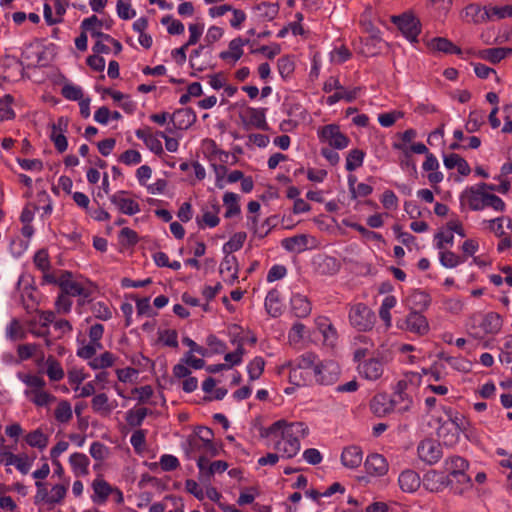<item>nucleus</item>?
Returning a JSON list of instances; mask_svg holds the SVG:
<instances>
[{"label":"nucleus","instance_id":"nucleus-60","mask_svg":"<svg viewBox=\"0 0 512 512\" xmlns=\"http://www.w3.org/2000/svg\"><path fill=\"white\" fill-rule=\"evenodd\" d=\"M8 464H13L22 473L27 474L30 469V463L26 455H10Z\"/></svg>","mask_w":512,"mask_h":512},{"label":"nucleus","instance_id":"nucleus-23","mask_svg":"<svg viewBox=\"0 0 512 512\" xmlns=\"http://www.w3.org/2000/svg\"><path fill=\"white\" fill-rule=\"evenodd\" d=\"M512 54V48L509 47H494L480 50L478 57L487 60L493 64L499 63L507 56Z\"/></svg>","mask_w":512,"mask_h":512},{"label":"nucleus","instance_id":"nucleus-56","mask_svg":"<svg viewBox=\"0 0 512 512\" xmlns=\"http://www.w3.org/2000/svg\"><path fill=\"white\" fill-rule=\"evenodd\" d=\"M393 148L396 150H401L404 154V159L401 160L400 164L402 167H410L413 172H417L416 164L412 159V155L405 144L401 143H393Z\"/></svg>","mask_w":512,"mask_h":512},{"label":"nucleus","instance_id":"nucleus-48","mask_svg":"<svg viewBox=\"0 0 512 512\" xmlns=\"http://www.w3.org/2000/svg\"><path fill=\"white\" fill-rule=\"evenodd\" d=\"M13 102L14 98L10 94H6L2 98H0V119L2 121L11 120L15 118V112L11 107Z\"/></svg>","mask_w":512,"mask_h":512},{"label":"nucleus","instance_id":"nucleus-7","mask_svg":"<svg viewBox=\"0 0 512 512\" xmlns=\"http://www.w3.org/2000/svg\"><path fill=\"white\" fill-rule=\"evenodd\" d=\"M494 184H488L485 182H481L475 186L468 187L463 194L461 195V199H466L468 206L473 211L483 210V196L484 190H494Z\"/></svg>","mask_w":512,"mask_h":512},{"label":"nucleus","instance_id":"nucleus-46","mask_svg":"<svg viewBox=\"0 0 512 512\" xmlns=\"http://www.w3.org/2000/svg\"><path fill=\"white\" fill-rule=\"evenodd\" d=\"M485 123V115L482 111H472L469 114L468 120L465 124V129L468 133L478 131Z\"/></svg>","mask_w":512,"mask_h":512},{"label":"nucleus","instance_id":"nucleus-50","mask_svg":"<svg viewBox=\"0 0 512 512\" xmlns=\"http://www.w3.org/2000/svg\"><path fill=\"white\" fill-rule=\"evenodd\" d=\"M365 153L360 149L351 150L346 157V170L351 172L362 166Z\"/></svg>","mask_w":512,"mask_h":512},{"label":"nucleus","instance_id":"nucleus-3","mask_svg":"<svg viewBox=\"0 0 512 512\" xmlns=\"http://www.w3.org/2000/svg\"><path fill=\"white\" fill-rule=\"evenodd\" d=\"M350 324L359 331L371 330L375 322V314L363 303L352 305L349 311Z\"/></svg>","mask_w":512,"mask_h":512},{"label":"nucleus","instance_id":"nucleus-29","mask_svg":"<svg viewBox=\"0 0 512 512\" xmlns=\"http://www.w3.org/2000/svg\"><path fill=\"white\" fill-rule=\"evenodd\" d=\"M94 491L93 501L95 503H104L109 495L114 491V488L104 479H96L92 483Z\"/></svg>","mask_w":512,"mask_h":512},{"label":"nucleus","instance_id":"nucleus-61","mask_svg":"<svg viewBox=\"0 0 512 512\" xmlns=\"http://www.w3.org/2000/svg\"><path fill=\"white\" fill-rule=\"evenodd\" d=\"M245 354V349L243 347L242 342L240 341L238 343V346L234 352L227 353L224 356V359L226 362H228V365L235 366L239 365L242 362V357Z\"/></svg>","mask_w":512,"mask_h":512},{"label":"nucleus","instance_id":"nucleus-6","mask_svg":"<svg viewBox=\"0 0 512 512\" xmlns=\"http://www.w3.org/2000/svg\"><path fill=\"white\" fill-rule=\"evenodd\" d=\"M318 136L320 141L327 142L330 147L335 149H344L349 144V138L340 131L336 124L323 126L318 131Z\"/></svg>","mask_w":512,"mask_h":512},{"label":"nucleus","instance_id":"nucleus-18","mask_svg":"<svg viewBox=\"0 0 512 512\" xmlns=\"http://www.w3.org/2000/svg\"><path fill=\"white\" fill-rule=\"evenodd\" d=\"M363 460V452L359 446H349L341 454L342 464L350 469L359 467Z\"/></svg>","mask_w":512,"mask_h":512},{"label":"nucleus","instance_id":"nucleus-40","mask_svg":"<svg viewBox=\"0 0 512 512\" xmlns=\"http://www.w3.org/2000/svg\"><path fill=\"white\" fill-rule=\"evenodd\" d=\"M151 413V410L145 407L131 409L126 413V421L131 427H139L142 425L145 417Z\"/></svg>","mask_w":512,"mask_h":512},{"label":"nucleus","instance_id":"nucleus-16","mask_svg":"<svg viewBox=\"0 0 512 512\" xmlns=\"http://www.w3.org/2000/svg\"><path fill=\"white\" fill-rule=\"evenodd\" d=\"M398 483L402 491L412 493L420 487L421 480L417 472L407 469L399 475Z\"/></svg>","mask_w":512,"mask_h":512},{"label":"nucleus","instance_id":"nucleus-2","mask_svg":"<svg viewBox=\"0 0 512 512\" xmlns=\"http://www.w3.org/2000/svg\"><path fill=\"white\" fill-rule=\"evenodd\" d=\"M21 381L29 388L24 391V395L37 407H47L55 402L57 398L45 390L46 382L38 375L24 374L20 375Z\"/></svg>","mask_w":512,"mask_h":512},{"label":"nucleus","instance_id":"nucleus-64","mask_svg":"<svg viewBox=\"0 0 512 512\" xmlns=\"http://www.w3.org/2000/svg\"><path fill=\"white\" fill-rule=\"evenodd\" d=\"M50 139L59 153H63L67 150L68 142L64 133L51 131Z\"/></svg>","mask_w":512,"mask_h":512},{"label":"nucleus","instance_id":"nucleus-28","mask_svg":"<svg viewBox=\"0 0 512 512\" xmlns=\"http://www.w3.org/2000/svg\"><path fill=\"white\" fill-rule=\"evenodd\" d=\"M238 262L235 256L226 255L223 258L219 272L221 275H225L226 273L230 274L229 278L226 280L229 284H233L238 279Z\"/></svg>","mask_w":512,"mask_h":512},{"label":"nucleus","instance_id":"nucleus-34","mask_svg":"<svg viewBox=\"0 0 512 512\" xmlns=\"http://www.w3.org/2000/svg\"><path fill=\"white\" fill-rule=\"evenodd\" d=\"M258 12L260 21H272L279 13V5L276 3L262 2L254 7Z\"/></svg>","mask_w":512,"mask_h":512},{"label":"nucleus","instance_id":"nucleus-5","mask_svg":"<svg viewBox=\"0 0 512 512\" xmlns=\"http://www.w3.org/2000/svg\"><path fill=\"white\" fill-rule=\"evenodd\" d=\"M391 20L409 41H418L417 37L421 32V23L417 17L404 13L400 16H392Z\"/></svg>","mask_w":512,"mask_h":512},{"label":"nucleus","instance_id":"nucleus-57","mask_svg":"<svg viewBox=\"0 0 512 512\" xmlns=\"http://www.w3.org/2000/svg\"><path fill=\"white\" fill-rule=\"evenodd\" d=\"M61 93L64 98L72 101H80L83 99V91L80 87L72 85V84H65L62 87Z\"/></svg>","mask_w":512,"mask_h":512},{"label":"nucleus","instance_id":"nucleus-53","mask_svg":"<svg viewBox=\"0 0 512 512\" xmlns=\"http://www.w3.org/2000/svg\"><path fill=\"white\" fill-rule=\"evenodd\" d=\"M114 361H115L114 355L111 352L106 351L103 354H101L99 357L93 358L89 362V365L94 370L104 369V368L111 367L114 364Z\"/></svg>","mask_w":512,"mask_h":512},{"label":"nucleus","instance_id":"nucleus-51","mask_svg":"<svg viewBox=\"0 0 512 512\" xmlns=\"http://www.w3.org/2000/svg\"><path fill=\"white\" fill-rule=\"evenodd\" d=\"M55 419L60 423H67L72 418L71 405L67 400H62L58 403V406L54 412Z\"/></svg>","mask_w":512,"mask_h":512},{"label":"nucleus","instance_id":"nucleus-17","mask_svg":"<svg viewBox=\"0 0 512 512\" xmlns=\"http://www.w3.org/2000/svg\"><path fill=\"white\" fill-rule=\"evenodd\" d=\"M407 329L413 333L424 335L428 332L427 319L418 311H412L406 318Z\"/></svg>","mask_w":512,"mask_h":512},{"label":"nucleus","instance_id":"nucleus-13","mask_svg":"<svg viewBox=\"0 0 512 512\" xmlns=\"http://www.w3.org/2000/svg\"><path fill=\"white\" fill-rule=\"evenodd\" d=\"M175 129L186 130L196 122V114L192 108L177 109L171 116Z\"/></svg>","mask_w":512,"mask_h":512},{"label":"nucleus","instance_id":"nucleus-55","mask_svg":"<svg viewBox=\"0 0 512 512\" xmlns=\"http://www.w3.org/2000/svg\"><path fill=\"white\" fill-rule=\"evenodd\" d=\"M277 67L279 74L283 78H287L294 72L295 64L289 56H283L278 59Z\"/></svg>","mask_w":512,"mask_h":512},{"label":"nucleus","instance_id":"nucleus-38","mask_svg":"<svg viewBox=\"0 0 512 512\" xmlns=\"http://www.w3.org/2000/svg\"><path fill=\"white\" fill-rule=\"evenodd\" d=\"M91 406L94 412L102 415H109L113 407L109 404L108 396L105 393L95 395L91 401Z\"/></svg>","mask_w":512,"mask_h":512},{"label":"nucleus","instance_id":"nucleus-9","mask_svg":"<svg viewBox=\"0 0 512 512\" xmlns=\"http://www.w3.org/2000/svg\"><path fill=\"white\" fill-rule=\"evenodd\" d=\"M455 419H448L440 424L437 429V436L443 444L448 447L455 446L460 438L461 428Z\"/></svg>","mask_w":512,"mask_h":512},{"label":"nucleus","instance_id":"nucleus-11","mask_svg":"<svg viewBox=\"0 0 512 512\" xmlns=\"http://www.w3.org/2000/svg\"><path fill=\"white\" fill-rule=\"evenodd\" d=\"M72 273L65 271L59 278V287L61 292L67 296H82L88 298L91 295L90 290L84 288L79 282L71 280Z\"/></svg>","mask_w":512,"mask_h":512},{"label":"nucleus","instance_id":"nucleus-32","mask_svg":"<svg viewBox=\"0 0 512 512\" xmlns=\"http://www.w3.org/2000/svg\"><path fill=\"white\" fill-rule=\"evenodd\" d=\"M282 246L290 252H303L308 248V236L305 234L288 237L282 240Z\"/></svg>","mask_w":512,"mask_h":512},{"label":"nucleus","instance_id":"nucleus-20","mask_svg":"<svg viewBox=\"0 0 512 512\" xmlns=\"http://www.w3.org/2000/svg\"><path fill=\"white\" fill-rule=\"evenodd\" d=\"M69 463L76 477H83L89 474L90 460L87 455L79 452L73 453L69 457Z\"/></svg>","mask_w":512,"mask_h":512},{"label":"nucleus","instance_id":"nucleus-54","mask_svg":"<svg viewBox=\"0 0 512 512\" xmlns=\"http://www.w3.org/2000/svg\"><path fill=\"white\" fill-rule=\"evenodd\" d=\"M206 448V443L204 441H200L194 436H190L187 440V447L185 448L186 455L190 459L196 458V454L198 452L203 451Z\"/></svg>","mask_w":512,"mask_h":512},{"label":"nucleus","instance_id":"nucleus-36","mask_svg":"<svg viewBox=\"0 0 512 512\" xmlns=\"http://www.w3.org/2000/svg\"><path fill=\"white\" fill-rule=\"evenodd\" d=\"M242 38L238 37L229 42V50L222 51L219 57L222 60L233 59L234 62L238 61L243 55Z\"/></svg>","mask_w":512,"mask_h":512},{"label":"nucleus","instance_id":"nucleus-19","mask_svg":"<svg viewBox=\"0 0 512 512\" xmlns=\"http://www.w3.org/2000/svg\"><path fill=\"white\" fill-rule=\"evenodd\" d=\"M291 310L296 317L306 318L311 314L312 305L306 296L294 294L291 297Z\"/></svg>","mask_w":512,"mask_h":512},{"label":"nucleus","instance_id":"nucleus-24","mask_svg":"<svg viewBox=\"0 0 512 512\" xmlns=\"http://www.w3.org/2000/svg\"><path fill=\"white\" fill-rule=\"evenodd\" d=\"M444 468L448 472L446 476H454L464 473L469 468V462L458 455H453L445 459Z\"/></svg>","mask_w":512,"mask_h":512},{"label":"nucleus","instance_id":"nucleus-12","mask_svg":"<svg viewBox=\"0 0 512 512\" xmlns=\"http://www.w3.org/2000/svg\"><path fill=\"white\" fill-rule=\"evenodd\" d=\"M357 370L359 375L366 380L376 381L383 375L384 366L380 359L369 358L360 362L357 366Z\"/></svg>","mask_w":512,"mask_h":512},{"label":"nucleus","instance_id":"nucleus-42","mask_svg":"<svg viewBox=\"0 0 512 512\" xmlns=\"http://www.w3.org/2000/svg\"><path fill=\"white\" fill-rule=\"evenodd\" d=\"M6 336L11 341L24 340L27 336L26 331L16 318L12 319L6 328Z\"/></svg>","mask_w":512,"mask_h":512},{"label":"nucleus","instance_id":"nucleus-8","mask_svg":"<svg viewBox=\"0 0 512 512\" xmlns=\"http://www.w3.org/2000/svg\"><path fill=\"white\" fill-rule=\"evenodd\" d=\"M339 374L340 369L336 363L319 361L313 376L316 383L320 385H332L338 380Z\"/></svg>","mask_w":512,"mask_h":512},{"label":"nucleus","instance_id":"nucleus-10","mask_svg":"<svg viewBox=\"0 0 512 512\" xmlns=\"http://www.w3.org/2000/svg\"><path fill=\"white\" fill-rule=\"evenodd\" d=\"M423 487L432 493H440L451 484L450 476L437 470H429L423 476Z\"/></svg>","mask_w":512,"mask_h":512},{"label":"nucleus","instance_id":"nucleus-47","mask_svg":"<svg viewBox=\"0 0 512 512\" xmlns=\"http://www.w3.org/2000/svg\"><path fill=\"white\" fill-rule=\"evenodd\" d=\"M246 240L245 232L235 233L228 242H226L223 246V252L226 255H230L232 252L238 251L242 248L244 242Z\"/></svg>","mask_w":512,"mask_h":512},{"label":"nucleus","instance_id":"nucleus-4","mask_svg":"<svg viewBox=\"0 0 512 512\" xmlns=\"http://www.w3.org/2000/svg\"><path fill=\"white\" fill-rule=\"evenodd\" d=\"M417 454L425 464L435 465L443 457L441 443L430 438L424 439L417 446Z\"/></svg>","mask_w":512,"mask_h":512},{"label":"nucleus","instance_id":"nucleus-59","mask_svg":"<svg viewBox=\"0 0 512 512\" xmlns=\"http://www.w3.org/2000/svg\"><path fill=\"white\" fill-rule=\"evenodd\" d=\"M34 264L42 272L50 269V260L48 252L45 249H40L34 255Z\"/></svg>","mask_w":512,"mask_h":512},{"label":"nucleus","instance_id":"nucleus-58","mask_svg":"<svg viewBox=\"0 0 512 512\" xmlns=\"http://www.w3.org/2000/svg\"><path fill=\"white\" fill-rule=\"evenodd\" d=\"M404 117V112L402 111H392L388 113H383L378 116V122L383 127H391L395 124L398 119Z\"/></svg>","mask_w":512,"mask_h":512},{"label":"nucleus","instance_id":"nucleus-26","mask_svg":"<svg viewBox=\"0 0 512 512\" xmlns=\"http://www.w3.org/2000/svg\"><path fill=\"white\" fill-rule=\"evenodd\" d=\"M288 366L290 367L289 382L291 384L298 387L311 384L312 379L314 378L312 372L302 370L299 367L292 365V363H289Z\"/></svg>","mask_w":512,"mask_h":512},{"label":"nucleus","instance_id":"nucleus-62","mask_svg":"<svg viewBox=\"0 0 512 512\" xmlns=\"http://www.w3.org/2000/svg\"><path fill=\"white\" fill-rule=\"evenodd\" d=\"M487 19L497 17L503 19L506 17H512V5H506L503 7H493L485 12Z\"/></svg>","mask_w":512,"mask_h":512},{"label":"nucleus","instance_id":"nucleus-21","mask_svg":"<svg viewBox=\"0 0 512 512\" xmlns=\"http://www.w3.org/2000/svg\"><path fill=\"white\" fill-rule=\"evenodd\" d=\"M479 327L484 334H496L502 327V319L498 313H487L481 318Z\"/></svg>","mask_w":512,"mask_h":512},{"label":"nucleus","instance_id":"nucleus-27","mask_svg":"<svg viewBox=\"0 0 512 512\" xmlns=\"http://www.w3.org/2000/svg\"><path fill=\"white\" fill-rule=\"evenodd\" d=\"M246 115L248 118V124L263 131L269 130L268 124L266 122L265 108L248 107L246 109Z\"/></svg>","mask_w":512,"mask_h":512},{"label":"nucleus","instance_id":"nucleus-15","mask_svg":"<svg viewBox=\"0 0 512 512\" xmlns=\"http://www.w3.org/2000/svg\"><path fill=\"white\" fill-rule=\"evenodd\" d=\"M365 469L368 474L382 476L388 471V463L381 454H371L365 461Z\"/></svg>","mask_w":512,"mask_h":512},{"label":"nucleus","instance_id":"nucleus-45","mask_svg":"<svg viewBox=\"0 0 512 512\" xmlns=\"http://www.w3.org/2000/svg\"><path fill=\"white\" fill-rule=\"evenodd\" d=\"M318 362V357L314 353L307 352L303 354L299 359H297L293 365L299 367L302 370L310 371L312 374H314L315 367L317 366Z\"/></svg>","mask_w":512,"mask_h":512},{"label":"nucleus","instance_id":"nucleus-1","mask_svg":"<svg viewBox=\"0 0 512 512\" xmlns=\"http://www.w3.org/2000/svg\"><path fill=\"white\" fill-rule=\"evenodd\" d=\"M308 427L303 422H292L281 419L261 432L262 437L281 434V440L277 441L275 448L282 451L287 458L296 456L300 450V438L308 435Z\"/></svg>","mask_w":512,"mask_h":512},{"label":"nucleus","instance_id":"nucleus-22","mask_svg":"<svg viewBox=\"0 0 512 512\" xmlns=\"http://www.w3.org/2000/svg\"><path fill=\"white\" fill-rule=\"evenodd\" d=\"M372 412L378 416L383 417L391 412H394L392 408L391 399L385 394H378L373 397L370 403Z\"/></svg>","mask_w":512,"mask_h":512},{"label":"nucleus","instance_id":"nucleus-25","mask_svg":"<svg viewBox=\"0 0 512 512\" xmlns=\"http://www.w3.org/2000/svg\"><path fill=\"white\" fill-rule=\"evenodd\" d=\"M472 486V480L466 472L451 476L449 488L454 495H463L466 491L470 490Z\"/></svg>","mask_w":512,"mask_h":512},{"label":"nucleus","instance_id":"nucleus-63","mask_svg":"<svg viewBox=\"0 0 512 512\" xmlns=\"http://www.w3.org/2000/svg\"><path fill=\"white\" fill-rule=\"evenodd\" d=\"M130 443L137 452L143 451L146 443V432L144 430H136L130 438Z\"/></svg>","mask_w":512,"mask_h":512},{"label":"nucleus","instance_id":"nucleus-49","mask_svg":"<svg viewBox=\"0 0 512 512\" xmlns=\"http://www.w3.org/2000/svg\"><path fill=\"white\" fill-rule=\"evenodd\" d=\"M489 190H484L483 196V209L486 207H490L495 211L503 212L506 208L505 202L497 195L491 194L488 192Z\"/></svg>","mask_w":512,"mask_h":512},{"label":"nucleus","instance_id":"nucleus-44","mask_svg":"<svg viewBox=\"0 0 512 512\" xmlns=\"http://www.w3.org/2000/svg\"><path fill=\"white\" fill-rule=\"evenodd\" d=\"M25 440L29 446L36 447L40 450L46 448L48 444V437L40 429L28 433Z\"/></svg>","mask_w":512,"mask_h":512},{"label":"nucleus","instance_id":"nucleus-37","mask_svg":"<svg viewBox=\"0 0 512 512\" xmlns=\"http://www.w3.org/2000/svg\"><path fill=\"white\" fill-rule=\"evenodd\" d=\"M392 408L399 413H405L410 410L413 399L410 394H392L390 397Z\"/></svg>","mask_w":512,"mask_h":512},{"label":"nucleus","instance_id":"nucleus-52","mask_svg":"<svg viewBox=\"0 0 512 512\" xmlns=\"http://www.w3.org/2000/svg\"><path fill=\"white\" fill-rule=\"evenodd\" d=\"M265 367V360L257 356L247 366V372L251 381L257 380L261 377Z\"/></svg>","mask_w":512,"mask_h":512},{"label":"nucleus","instance_id":"nucleus-14","mask_svg":"<svg viewBox=\"0 0 512 512\" xmlns=\"http://www.w3.org/2000/svg\"><path fill=\"white\" fill-rule=\"evenodd\" d=\"M127 191H119L110 197V201L119 209V211L126 215H134L140 212V206L132 199L125 198L124 195Z\"/></svg>","mask_w":512,"mask_h":512},{"label":"nucleus","instance_id":"nucleus-39","mask_svg":"<svg viewBox=\"0 0 512 512\" xmlns=\"http://www.w3.org/2000/svg\"><path fill=\"white\" fill-rule=\"evenodd\" d=\"M465 260V257L459 256L450 250H444L439 253V261L446 268H455L465 262Z\"/></svg>","mask_w":512,"mask_h":512},{"label":"nucleus","instance_id":"nucleus-43","mask_svg":"<svg viewBox=\"0 0 512 512\" xmlns=\"http://www.w3.org/2000/svg\"><path fill=\"white\" fill-rule=\"evenodd\" d=\"M238 195L233 192H226L223 196V202L227 210L225 213L226 218H231L240 213V206L238 204Z\"/></svg>","mask_w":512,"mask_h":512},{"label":"nucleus","instance_id":"nucleus-35","mask_svg":"<svg viewBox=\"0 0 512 512\" xmlns=\"http://www.w3.org/2000/svg\"><path fill=\"white\" fill-rule=\"evenodd\" d=\"M430 46L432 49L443 52L446 54H461L462 50L460 47L453 44L450 40L444 37H435L431 40Z\"/></svg>","mask_w":512,"mask_h":512},{"label":"nucleus","instance_id":"nucleus-33","mask_svg":"<svg viewBox=\"0 0 512 512\" xmlns=\"http://www.w3.org/2000/svg\"><path fill=\"white\" fill-rule=\"evenodd\" d=\"M408 302L414 311L421 312V311L426 310L429 307V305L431 303V297L425 291L415 290L408 297Z\"/></svg>","mask_w":512,"mask_h":512},{"label":"nucleus","instance_id":"nucleus-31","mask_svg":"<svg viewBox=\"0 0 512 512\" xmlns=\"http://www.w3.org/2000/svg\"><path fill=\"white\" fill-rule=\"evenodd\" d=\"M265 309L272 317H278L282 314L280 292L277 289H272L268 292L265 299Z\"/></svg>","mask_w":512,"mask_h":512},{"label":"nucleus","instance_id":"nucleus-30","mask_svg":"<svg viewBox=\"0 0 512 512\" xmlns=\"http://www.w3.org/2000/svg\"><path fill=\"white\" fill-rule=\"evenodd\" d=\"M103 25L102 20H100L96 15H92L88 18H85L81 23V30L88 31L92 37L97 38L98 40H104L103 36H110L109 34H105L99 30Z\"/></svg>","mask_w":512,"mask_h":512},{"label":"nucleus","instance_id":"nucleus-41","mask_svg":"<svg viewBox=\"0 0 512 512\" xmlns=\"http://www.w3.org/2000/svg\"><path fill=\"white\" fill-rule=\"evenodd\" d=\"M47 375L51 381H60L64 378V370L58 360L53 356H49L46 360Z\"/></svg>","mask_w":512,"mask_h":512}]
</instances>
